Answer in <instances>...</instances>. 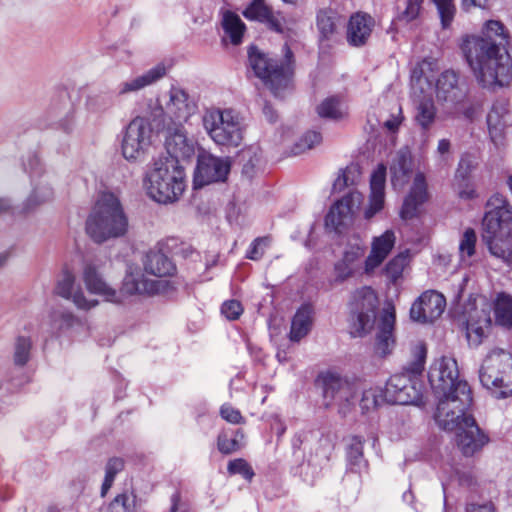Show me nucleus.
<instances>
[{
  "label": "nucleus",
  "instance_id": "nucleus-1",
  "mask_svg": "<svg viewBox=\"0 0 512 512\" xmlns=\"http://www.w3.org/2000/svg\"><path fill=\"white\" fill-rule=\"evenodd\" d=\"M508 46L509 33L498 20L486 21L479 35L466 34L461 38L460 50L483 88L504 87L512 82Z\"/></svg>",
  "mask_w": 512,
  "mask_h": 512
},
{
  "label": "nucleus",
  "instance_id": "nucleus-2",
  "mask_svg": "<svg viewBox=\"0 0 512 512\" xmlns=\"http://www.w3.org/2000/svg\"><path fill=\"white\" fill-rule=\"evenodd\" d=\"M187 187L181 163L173 157H153L143 177V188L149 198L160 204L177 202Z\"/></svg>",
  "mask_w": 512,
  "mask_h": 512
},
{
  "label": "nucleus",
  "instance_id": "nucleus-3",
  "mask_svg": "<svg viewBox=\"0 0 512 512\" xmlns=\"http://www.w3.org/2000/svg\"><path fill=\"white\" fill-rule=\"evenodd\" d=\"M482 226V240L490 254L504 263L512 264V206L500 193L487 202Z\"/></svg>",
  "mask_w": 512,
  "mask_h": 512
},
{
  "label": "nucleus",
  "instance_id": "nucleus-4",
  "mask_svg": "<svg viewBox=\"0 0 512 512\" xmlns=\"http://www.w3.org/2000/svg\"><path fill=\"white\" fill-rule=\"evenodd\" d=\"M128 229V216L119 196L110 191L100 193L86 219L87 235L101 244L125 236Z\"/></svg>",
  "mask_w": 512,
  "mask_h": 512
},
{
  "label": "nucleus",
  "instance_id": "nucleus-5",
  "mask_svg": "<svg viewBox=\"0 0 512 512\" xmlns=\"http://www.w3.org/2000/svg\"><path fill=\"white\" fill-rule=\"evenodd\" d=\"M427 356L426 344L417 341L411 346V360L400 373L392 375L385 386L388 403L420 405L423 398V371Z\"/></svg>",
  "mask_w": 512,
  "mask_h": 512
},
{
  "label": "nucleus",
  "instance_id": "nucleus-6",
  "mask_svg": "<svg viewBox=\"0 0 512 512\" xmlns=\"http://www.w3.org/2000/svg\"><path fill=\"white\" fill-rule=\"evenodd\" d=\"M202 125L209 138L217 145L236 148L245 134L244 118L233 108L210 107L202 115Z\"/></svg>",
  "mask_w": 512,
  "mask_h": 512
},
{
  "label": "nucleus",
  "instance_id": "nucleus-7",
  "mask_svg": "<svg viewBox=\"0 0 512 512\" xmlns=\"http://www.w3.org/2000/svg\"><path fill=\"white\" fill-rule=\"evenodd\" d=\"M479 379L496 398L512 395V354L502 348L491 349L482 361Z\"/></svg>",
  "mask_w": 512,
  "mask_h": 512
},
{
  "label": "nucleus",
  "instance_id": "nucleus-8",
  "mask_svg": "<svg viewBox=\"0 0 512 512\" xmlns=\"http://www.w3.org/2000/svg\"><path fill=\"white\" fill-rule=\"evenodd\" d=\"M249 66L275 97L282 98L291 89L292 69L288 62L269 58L256 47H250L248 52Z\"/></svg>",
  "mask_w": 512,
  "mask_h": 512
},
{
  "label": "nucleus",
  "instance_id": "nucleus-9",
  "mask_svg": "<svg viewBox=\"0 0 512 512\" xmlns=\"http://www.w3.org/2000/svg\"><path fill=\"white\" fill-rule=\"evenodd\" d=\"M438 399L435 421L440 428L454 431L464 424V418H473L468 409L472 404V395L468 383H460L455 392L435 395Z\"/></svg>",
  "mask_w": 512,
  "mask_h": 512
},
{
  "label": "nucleus",
  "instance_id": "nucleus-10",
  "mask_svg": "<svg viewBox=\"0 0 512 512\" xmlns=\"http://www.w3.org/2000/svg\"><path fill=\"white\" fill-rule=\"evenodd\" d=\"M152 138L151 124L144 117H135L122 132L121 155L129 163L143 161L152 146Z\"/></svg>",
  "mask_w": 512,
  "mask_h": 512
},
{
  "label": "nucleus",
  "instance_id": "nucleus-11",
  "mask_svg": "<svg viewBox=\"0 0 512 512\" xmlns=\"http://www.w3.org/2000/svg\"><path fill=\"white\" fill-rule=\"evenodd\" d=\"M377 306L378 298L371 287L364 286L353 293L350 301V322L354 336H362L372 329Z\"/></svg>",
  "mask_w": 512,
  "mask_h": 512
},
{
  "label": "nucleus",
  "instance_id": "nucleus-12",
  "mask_svg": "<svg viewBox=\"0 0 512 512\" xmlns=\"http://www.w3.org/2000/svg\"><path fill=\"white\" fill-rule=\"evenodd\" d=\"M323 383L324 405L337 406L342 414L350 409L356 400V384L335 372H327L321 376Z\"/></svg>",
  "mask_w": 512,
  "mask_h": 512
},
{
  "label": "nucleus",
  "instance_id": "nucleus-13",
  "mask_svg": "<svg viewBox=\"0 0 512 512\" xmlns=\"http://www.w3.org/2000/svg\"><path fill=\"white\" fill-rule=\"evenodd\" d=\"M363 204V195L352 190L336 201L325 217V225L338 234L343 233L353 225L356 215Z\"/></svg>",
  "mask_w": 512,
  "mask_h": 512
},
{
  "label": "nucleus",
  "instance_id": "nucleus-14",
  "mask_svg": "<svg viewBox=\"0 0 512 512\" xmlns=\"http://www.w3.org/2000/svg\"><path fill=\"white\" fill-rule=\"evenodd\" d=\"M428 379L434 395L441 396L455 392L458 384L467 383L459 379L457 361L449 356L434 360L428 372Z\"/></svg>",
  "mask_w": 512,
  "mask_h": 512
},
{
  "label": "nucleus",
  "instance_id": "nucleus-15",
  "mask_svg": "<svg viewBox=\"0 0 512 512\" xmlns=\"http://www.w3.org/2000/svg\"><path fill=\"white\" fill-rule=\"evenodd\" d=\"M231 169V163L227 157H218L208 152L198 155L197 166L194 172V188L225 181Z\"/></svg>",
  "mask_w": 512,
  "mask_h": 512
},
{
  "label": "nucleus",
  "instance_id": "nucleus-16",
  "mask_svg": "<svg viewBox=\"0 0 512 512\" xmlns=\"http://www.w3.org/2000/svg\"><path fill=\"white\" fill-rule=\"evenodd\" d=\"M365 244L359 236H353L344 247L342 257L334 265L336 282H343L356 276L364 264Z\"/></svg>",
  "mask_w": 512,
  "mask_h": 512
},
{
  "label": "nucleus",
  "instance_id": "nucleus-17",
  "mask_svg": "<svg viewBox=\"0 0 512 512\" xmlns=\"http://www.w3.org/2000/svg\"><path fill=\"white\" fill-rule=\"evenodd\" d=\"M466 339L470 347L477 348L488 337L492 326L490 309L483 301L466 308Z\"/></svg>",
  "mask_w": 512,
  "mask_h": 512
},
{
  "label": "nucleus",
  "instance_id": "nucleus-18",
  "mask_svg": "<svg viewBox=\"0 0 512 512\" xmlns=\"http://www.w3.org/2000/svg\"><path fill=\"white\" fill-rule=\"evenodd\" d=\"M31 176L32 192L24 203L23 211L28 212L42 204L51 201L54 190L48 174L43 172L42 165L37 157L29 160L26 167Z\"/></svg>",
  "mask_w": 512,
  "mask_h": 512
},
{
  "label": "nucleus",
  "instance_id": "nucleus-19",
  "mask_svg": "<svg viewBox=\"0 0 512 512\" xmlns=\"http://www.w3.org/2000/svg\"><path fill=\"white\" fill-rule=\"evenodd\" d=\"M54 293L72 302L78 310L82 311H89L99 304L98 300L85 295L82 286L77 282L76 275L68 268L61 271L54 288Z\"/></svg>",
  "mask_w": 512,
  "mask_h": 512
},
{
  "label": "nucleus",
  "instance_id": "nucleus-20",
  "mask_svg": "<svg viewBox=\"0 0 512 512\" xmlns=\"http://www.w3.org/2000/svg\"><path fill=\"white\" fill-rule=\"evenodd\" d=\"M446 307L445 297L434 290L423 292L412 304L410 318L419 323H433Z\"/></svg>",
  "mask_w": 512,
  "mask_h": 512
},
{
  "label": "nucleus",
  "instance_id": "nucleus-21",
  "mask_svg": "<svg viewBox=\"0 0 512 512\" xmlns=\"http://www.w3.org/2000/svg\"><path fill=\"white\" fill-rule=\"evenodd\" d=\"M163 102L166 104V115L171 123L186 122L197 109L194 99L178 86H172L163 93Z\"/></svg>",
  "mask_w": 512,
  "mask_h": 512
},
{
  "label": "nucleus",
  "instance_id": "nucleus-22",
  "mask_svg": "<svg viewBox=\"0 0 512 512\" xmlns=\"http://www.w3.org/2000/svg\"><path fill=\"white\" fill-rule=\"evenodd\" d=\"M395 309L388 304L381 312L379 322L377 324L375 350L378 355L385 357L392 353L395 347Z\"/></svg>",
  "mask_w": 512,
  "mask_h": 512
},
{
  "label": "nucleus",
  "instance_id": "nucleus-23",
  "mask_svg": "<svg viewBox=\"0 0 512 512\" xmlns=\"http://www.w3.org/2000/svg\"><path fill=\"white\" fill-rule=\"evenodd\" d=\"M50 331L56 336L77 335L79 329L86 328L85 321L73 311L64 307L52 308L47 316Z\"/></svg>",
  "mask_w": 512,
  "mask_h": 512
},
{
  "label": "nucleus",
  "instance_id": "nucleus-24",
  "mask_svg": "<svg viewBox=\"0 0 512 512\" xmlns=\"http://www.w3.org/2000/svg\"><path fill=\"white\" fill-rule=\"evenodd\" d=\"M167 283L165 279H147L138 268L130 267L124 277L122 290L129 295H154L164 291Z\"/></svg>",
  "mask_w": 512,
  "mask_h": 512
},
{
  "label": "nucleus",
  "instance_id": "nucleus-25",
  "mask_svg": "<svg viewBox=\"0 0 512 512\" xmlns=\"http://www.w3.org/2000/svg\"><path fill=\"white\" fill-rule=\"evenodd\" d=\"M428 198L429 194L425 174L418 171L413 178L409 193L404 199L400 217L404 220L416 217L419 214L420 207Z\"/></svg>",
  "mask_w": 512,
  "mask_h": 512
},
{
  "label": "nucleus",
  "instance_id": "nucleus-26",
  "mask_svg": "<svg viewBox=\"0 0 512 512\" xmlns=\"http://www.w3.org/2000/svg\"><path fill=\"white\" fill-rule=\"evenodd\" d=\"M386 171V166L384 164H379L371 174L368 203L363 212L366 220L372 219L384 208Z\"/></svg>",
  "mask_w": 512,
  "mask_h": 512
},
{
  "label": "nucleus",
  "instance_id": "nucleus-27",
  "mask_svg": "<svg viewBox=\"0 0 512 512\" xmlns=\"http://www.w3.org/2000/svg\"><path fill=\"white\" fill-rule=\"evenodd\" d=\"M413 171V157L409 147L404 146L391 157L389 173L395 190L402 189L410 180Z\"/></svg>",
  "mask_w": 512,
  "mask_h": 512
},
{
  "label": "nucleus",
  "instance_id": "nucleus-28",
  "mask_svg": "<svg viewBox=\"0 0 512 512\" xmlns=\"http://www.w3.org/2000/svg\"><path fill=\"white\" fill-rule=\"evenodd\" d=\"M395 241V233L390 229L372 239L371 250L364 260L363 270L366 274H372L381 266L392 251Z\"/></svg>",
  "mask_w": 512,
  "mask_h": 512
},
{
  "label": "nucleus",
  "instance_id": "nucleus-29",
  "mask_svg": "<svg viewBox=\"0 0 512 512\" xmlns=\"http://www.w3.org/2000/svg\"><path fill=\"white\" fill-rule=\"evenodd\" d=\"M457 445L466 456L480 450L487 442V437L480 431L474 418H464V424L456 430Z\"/></svg>",
  "mask_w": 512,
  "mask_h": 512
},
{
  "label": "nucleus",
  "instance_id": "nucleus-30",
  "mask_svg": "<svg viewBox=\"0 0 512 512\" xmlns=\"http://www.w3.org/2000/svg\"><path fill=\"white\" fill-rule=\"evenodd\" d=\"M487 125L491 140L496 146L503 144V139L511 125V116L506 100H497L487 115Z\"/></svg>",
  "mask_w": 512,
  "mask_h": 512
},
{
  "label": "nucleus",
  "instance_id": "nucleus-31",
  "mask_svg": "<svg viewBox=\"0 0 512 512\" xmlns=\"http://www.w3.org/2000/svg\"><path fill=\"white\" fill-rule=\"evenodd\" d=\"M166 73V66L163 63H159L143 74L137 75L119 83L116 88L117 95L125 96L131 93L139 92L142 89L156 83L158 80L163 78Z\"/></svg>",
  "mask_w": 512,
  "mask_h": 512
},
{
  "label": "nucleus",
  "instance_id": "nucleus-32",
  "mask_svg": "<svg viewBox=\"0 0 512 512\" xmlns=\"http://www.w3.org/2000/svg\"><path fill=\"white\" fill-rule=\"evenodd\" d=\"M438 60L433 57L424 58L412 69L411 87L413 93L426 94L432 89Z\"/></svg>",
  "mask_w": 512,
  "mask_h": 512
},
{
  "label": "nucleus",
  "instance_id": "nucleus-33",
  "mask_svg": "<svg viewBox=\"0 0 512 512\" xmlns=\"http://www.w3.org/2000/svg\"><path fill=\"white\" fill-rule=\"evenodd\" d=\"M166 152L157 157H173L180 162L181 159H188L194 155L195 142L187 137L182 127H178L170 133L165 142Z\"/></svg>",
  "mask_w": 512,
  "mask_h": 512
},
{
  "label": "nucleus",
  "instance_id": "nucleus-34",
  "mask_svg": "<svg viewBox=\"0 0 512 512\" xmlns=\"http://www.w3.org/2000/svg\"><path fill=\"white\" fill-rule=\"evenodd\" d=\"M374 25V19L370 15L361 12L353 14L347 24V42L354 47L365 45Z\"/></svg>",
  "mask_w": 512,
  "mask_h": 512
},
{
  "label": "nucleus",
  "instance_id": "nucleus-35",
  "mask_svg": "<svg viewBox=\"0 0 512 512\" xmlns=\"http://www.w3.org/2000/svg\"><path fill=\"white\" fill-rule=\"evenodd\" d=\"M82 278L89 293L101 296L108 302H116L118 300L116 290L102 278L92 263L85 264Z\"/></svg>",
  "mask_w": 512,
  "mask_h": 512
},
{
  "label": "nucleus",
  "instance_id": "nucleus-36",
  "mask_svg": "<svg viewBox=\"0 0 512 512\" xmlns=\"http://www.w3.org/2000/svg\"><path fill=\"white\" fill-rule=\"evenodd\" d=\"M435 89L439 101L456 103L465 96L464 90L459 85V76L453 70H446L439 76Z\"/></svg>",
  "mask_w": 512,
  "mask_h": 512
},
{
  "label": "nucleus",
  "instance_id": "nucleus-37",
  "mask_svg": "<svg viewBox=\"0 0 512 512\" xmlns=\"http://www.w3.org/2000/svg\"><path fill=\"white\" fill-rule=\"evenodd\" d=\"M343 18L332 9H322L317 14L316 26L320 40H331L343 25Z\"/></svg>",
  "mask_w": 512,
  "mask_h": 512
},
{
  "label": "nucleus",
  "instance_id": "nucleus-38",
  "mask_svg": "<svg viewBox=\"0 0 512 512\" xmlns=\"http://www.w3.org/2000/svg\"><path fill=\"white\" fill-rule=\"evenodd\" d=\"M145 271L159 278L172 275L176 268L173 262L161 251L151 250L144 261Z\"/></svg>",
  "mask_w": 512,
  "mask_h": 512
},
{
  "label": "nucleus",
  "instance_id": "nucleus-39",
  "mask_svg": "<svg viewBox=\"0 0 512 512\" xmlns=\"http://www.w3.org/2000/svg\"><path fill=\"white\" fill-rule=\"evenodd\" d=\"M312 314L313 310L309 305H303L297 310L291 322L289 334L291 341L298 342L310 332L313 322Z\"/></svg>",
  "mask_w": 512,
  "mask_h": 512
},
{
  "label": "nucleus",
  "instance_id": "nucleus-40",
  "mask_svg": "<svg viewBox=\"0 0 512 512\" xmlns=\"http://www.w3.org/2000/svg\"><path fill=\"white\" fill-rule=\"evenodd\" d=\"M222 26L225 35L229 37L233 45H239L245 32V24L240 17L230 11L223 14Z\"/></svg>",
  "mask_w": 512,
  "mask_h": 512
},
{
  "label": "nucleus",
  "instance_id": "nucleus-41",
  "mask_svg": "<svg viewBox=\"0 0 512 512\" xmlns=\"http://www.w3.org/2000/svg\"><path fill=\"white\" fill-rule=\"evenodd\" d=\"M242 163V174L251 179L260 169L262 154L259 147L250 146L239 154Z\"/></svg>",
  "mask_w": 512,
  "mask_h": 512
},
{
  "label": "nucleus",
  "instance_id": "nucleus-42",
  "mask_svg": "<svg viewBox=\"0 0 512 512\" xmlns=\"http://www.w3.org/2000/svg\"><path fill=\"white\" fill-rule=\"evenodd\" d=\"M495 322L504 328L512 327V296L501 293L497 296L494 305Z\"/></svg>",
  "mask_w": 512,
  "mask_h": 512
},
{
  "label": "nucleus",
  "instance_id": "nucleus-43",
  "mask_svg": "<svg viewBox=\"0 0 512 512\" xmlns=\"http://www.w3.org/2000/svg\"><path fill=\"white\" fill-rule=\"evenodd\" d=\"M143 117L148 123H155L157 127L164 128L171 123L166 115V104L163 102V94L156 99L149 100L145 116Z\"/></svg>",
  "mask_w": 512,
  "mask_h": 512
},
{
  "label": "nucleus",
  "instance_id": "nucleus-44",
  "mask_svg": "<svg viewBox=\"0 0 512 512\" xmlns=\"http://www.w3.org/2000/svg\"><path fill=\"white\" fill-rule=\"evenodd\" d=\"M317 112L323 118L339 120L347 116L348 106L342 99L330 97L318 106Z\"/></svg>",
  "mask_w": 512,
  "mask_h": 512
},
{
  "label": "nucleus",
  "instance_id": "nucleus-45",
  "mask_svg": "<svg viewBox=\"0 0 512 512\" xmlns=\"http://www.w3.org/2000/svg\"><path fill=\"white\" fill-rule=\"evenodd\" d=\"M476 242L477 235L475 230L472 228H467L464 231L459 243V256L462 264H471L470 259L476 252Z\"/></svg>",
  "mask_w": 512,
  "mask_h": 512
},
{
  "label": "nucleus",
  "instance_id": "nucleus-46",
  "mask_svg": "<svg viewBox=\"0 0 512 512\" xmlns=\"http://www.w3.org/2000/svg\"><path fill=\"white\" fill-rule=\"evenodd\" d=\"M436 107L432 99L420 101L416 108L415 120L422 129L428 130L435 121Z\"/></svg>",
  "mask_w": 512,
  "mask_h": 512
},
{
  "label": "nucleus",
  "instance_id": "nucleus-47",
  "mask_svg": "<svg viewBox=\"0 0 512 512\" xmlns=\"http://www.w3.org/2000/svg\"><path fill=\"white\" fill-rule=\"evenodd\" d=\"M424 0H397L398 19L405 23L416 20L422 11Z\"/></svg>",
  "mask_w": 512,
  "mask_h": 512
},
{
  "label": "nucleus",
  "instance_id": "nucleus-48",
  "mask_svg": "<svg viewBox=\"0 0 512 512\" xmlns=\"http://www.w3.org/2000/svg\"><path fill=\"white\" fill-rule=\"evenodd\" d=\"M32 340L29 336L19 335L14 341L13 362L17 366H24L31 356Z\"/></svg>",
  "mask_w": 512,
  "mask_h": 512
},
{
  "label": "nucleus",
  "instance_id": "nucleus-49",
  "mask_svg": "<svg viewBox=\"0 0 512 512\" xmlns=\"http://www.w3.org/2000/svg\"><path fill=\"white\" fill-rule=\"evenodd\" d=\"M383 402H387L385 389L382 390L380 387H370L363 391L360 405L363 410H370L381 405Z\"/></svg>",
  "mask_w": 512,
  "mask_h": 512
},
{
  "label": "nucleus",
  "instance_id": "nucleus-50",
  "mask_svg": "<svg viewBox=\"0 0 512 512\" xmlns=\"http://www.w3.org/2000/svg\"><path fill=\"white\" fill-rule=\"evenodd\" d=\"M408 264V255L405 253H400L394 258H392L385 267V273L387 277L393 282L396 283L403 274L405 267Z\"/></svg>",
  "mask_w": 512,
  "mask_h": 512
},
{
  "label": "nucleus",
  "instance_id": "nucleus-51",
  "mask_svg": "<svg viewBox=\"0 0 512 512\" xmlns=\"http://www.w3.org/2000/svg\"><path fill=\"white\" fill-rule=\"evenodd\" d=\"M106 512H136L135 495L123 493L116 496L107 507Z\"/></svg>",
  "mask_w": 512,
  "mask_h": 512
},
{
  "label": "nucleus",
  "instance_id": "nucleus-52",
  "mask_svg": "<svg viewBox=\"0 0 512 512\" xmlns=\"http://www.w3.org/2000/svg\"><path fill=\"white\" fill-rule=\"evenodd\" d=\"M271 9L264 4L263 0H254L244 11L247 19L265 22L271 17Z\"/></svg>",
  "mask_w": 512,
  "mask_h": 512
},
{
  "label": "nucleus",
  "instance_id": "nucleus-53",
  "mask_svg": "<svg viewBox=\"0 0 512 512\" xmlns=\"http://www.w3.org/2000/svg\"><path fill=\"white\" fill-rule=\"evenodd\" d=\"M432 1L437 7L442 27L444 29L449 28L456 13V6L454 4V0Z\"/></svg>",
  "mask_w": 512,
  "mask_h": 512
},
{
  "label": "nucleus",
  "instance_id": "nucleus-54",
  "mask_svg": "<svg viewBox=\"0 0 512 512\" xmlns=\"http://www.w3.org/2000/svg\"><path fill=\"white\" fill-rule=\"evenodd\" d=\"M124 467V462L120 458H111L106 465L105 478L101 487V495L105 496L111 488L114 478Z\"/></svg>",
  "mask_w": 512,
  "mask_h": 512
},
{
  "label": "nucleus",
  "instance_id": "nucleus-55",
  "mask_svg": "<svg viewBox=\"0 0 512 512\" xmlns=\"http://www.w3.org/2000/svg\"><path fill=\"white\" fill-rule=\"evenodd\" d=\"M360 179V170L357 166H348L342 171L334 182V189L342 190L345 187L353 186L358 183Z\"/></svg>",
  "mask_w": 512,
  "mask_h": 512
},
{
  "label": "nucleus",
  "instance_id": "nucleus-56",
  "mask_svg": "<svg viewBox=\"0 0 512 512\" xmlns=\"http://www.w3.org/2000/svg\"><path fill=\"white\" fill-rule=\"evenodd\" d=\"M322 141V136L319 132L308 131L305 133L299 141L294 145L293 153L300 154L306 150L312 149L319 145Z\"/></svg>",
  "mask_w": 512,
  "mask_h": 512
},
{
  "label": "nucleus",
  "instance_id": "nucleus-57",
  "mask_svg": "<svg viewBox=\"0 0 512 512\" xmlns=\"http://www.w3.org/2000/svg\"><path fill=\"white\" fill-rule=\"evenodd\" d=\"M269 244H270L269 237H259V238L255 239L252 242L249 250L247 251L246 257L251 260L260 259L263 256L264 251L269 246Z\"/></svg>",
  "mask_w": 512,
  "mask_h": 512
},
{
  "label": "nucleus",
  "instance_id": "nucleus-58",
  "mask_svg": "<svg viewBox=\"0 0 512 512\" xmlns=\"http://www.w3.org/2000/svg\"><path fill=\"white\" fill-rule=\"evenodd\" d=\"M221 313L226 319L230 321L236 320L243 313L242 304L237 300L225 301L222 304Z\"/></svg>",
  "mask_w": 512,
  "mask_h": 512
},
{
  "label": "nucleus",
  "instance_id": "nucleus-59",
  "mask_svg": "<svg viewBox=\"0 0 512 512\" xmlns=\"http://www.w3.org/2000/svg\"><path fill=\"white\" fill-rule=\"evenodd\" d=\"M228 471L231 474H241L246 479H251L254 475L251 467L243 459H235L228 464Z\"/></svg>",
  "mask_w": 512,
  "mask_h": 512
},
{
  "label": "nucleus",
  "instance_id": "nucleus-60",
  "mask_svg": "<svg viewBox=\"0 0 512 512\" xmlns=\"http://www.w3.org/2000/svg\"><path fill=\"white\" fill-rule=\"evenodd\" d=\"M238 436V434L236 435ZM218 449L224 454H230L240 448L237 437L229 438L226 434H221L218 437Z\"/></svg>",
  "mask_w": 512,
  "mask_h": 512
},
{
  "label": "nucleus",
  "instance_id": "nucleus-61",
  "mask_svg": "<svg viewBox=\"0 0 512 512\" xmlns=\"http://www.w3.org/2000/svg\"><path fill=\"white\" fill-rule=\"evenodd\" d=\"M221 417L229 423L240 424L243 422V417L238 409H235L230 404H223L220 409Z\"/></svg>",
  "mask_w": 512,
  "mask_h": 512
},
{
  "label": "nucleus",
  "instance_id": "nucleus-62",
  "mask_svg": "<svg viewBox=\"0 0 512 512\" xmlns=\"http://www.w3.org/2000/svg\"><path fill=\"white\" fill-rule=\"evenodd\" d=\"M363 445L362 442L358 439H354V443H352L348 450V458L351 463L360 464L363 463Z\"/></svg>",
  "mask_w": 512,
  "mask_h": 512
},
{
  "label": "nucleus",
  "instance_id": "nucleus-63",
  "mask_svg": "<svg viewBox=\"0 0 512 512\" xmlns=\"http://www.w3.org/2000/svg\"><path fill=\"white\" fill-rule=\"evenodd\" d=\"M471 169H472L471 161L466 158H462L459 162V166L456 171L455 179L465 182L470 174Z\"/></svg>",
  "mask_w": 512,
  "mask_h": 512
},
{
  "label": "nucleus",
  "instance_id": "nucleus-64",
  "mask_svg": "<svg viewBox=\"0 0 512 512\" xmlns=\"http://www.w3.org/2000/svg\"><path fill=\"white\" fill-rule=\"evenodd\" d=\"M466 512H495V507L490 501L481 504L471 503L467 506Z\"/></svg>",
  "mask_w": 512,
  "mask_h": 512
}]
</instances>
